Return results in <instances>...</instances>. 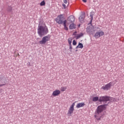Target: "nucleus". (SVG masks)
<instances>
[{
  "mask_svg": "<svg viewBox=\"0 0 124 124\" xmlns=\"http://www.w3.org/2000/svg\"><path fill=\"white\" fill-rule=\"evenodd\" d=\"M106 109V107H105V105L98 106L95 111L94 115V117L96 118L98 121H99V120L101 119V117H102V112Z\"/></svg>",
  "mask_w": 124,
  "mask_h": 124,
  "instance_id": "1",
  "label": "nucleus"
},
{
  "mask_svg": "<svg viewBox=\"0 0 124 124\" xmlns=\"http://www.w3.org/2000/svg\"><path fill=\"white\" fill-rule=\"evenodd\" d=\"M48 32H49V30L47 26H43L40 24L39 25L37 29V33L40 37H42V36L46 35Z\"/></svg>",
  "mask_w": 124,
  "mask_h": 124,
  "instance_id": "2",
  "label": "nucleus"
},
{
  "mask_svg": "<svg viewBox=\"0 0 124 124\" xmlns=\"http://www.w3.org/2000/svg\"><path fill=\"white\" fill-rule=\"evenodd\" d=\"M99 101H111V102H114L117 101V98L110 97L108 96H100Z\"/></svg>",
  "mask_w": 124,
  "mask_h": 124,
  "instance_id": "3",
  "label": "nucleus"
},
{
  "mask_svg": "<svg viewBox=\"0 0 124 124\" xmlns=\"http://www.w3.org/2000/svg\"><path fill=\"white\" fill-rule=\"evenodd\" d=\"M63 20H64V17L62 15L58 16L55 19L56 22L57 23V24H59V25H62V24H63Z\"/></svg>",
  "mask_w": 124,
  "mask_h": 124,
  "instance_id": "4",
  "label": "nucleus"
},
{
  "mask_svg": "<svg viewBox=\"0 0 124 124\" xmlns=\"http://www.w3.org/2000/svg\"><path fill=\"white\" fill-rule=\"evenodd\" d=\"M49 40L50 37L48 36H46L42 38V40L39 41V43L41 45H45V44H46V42Z\"/></svg>",
  "mask_w": 124,
  "mask_h": 124,
  "instance_id": "5",
  "label": "nucleus"
},
{
  "mask_svg": "<svg viewBox=\"0 0 124 124\" xmlns=\"http://www.w3.org/2000/svg\"><path fill=\"white\" fill-rule=\"evenodd\" d=\"M75 106V103H73L69 108V109L67 112V115H68V116H72V114H73V112L74 111Z\"/></svg>",
  "mask_w": 124,
  "mask_h": 124,
  "instance_id": "6",
  "label": "nucleus"
},
{
  "mask_svg": "<svg viewBox=\"0 0 124 124\" xmlns=\"http://www.w3.org/2000/svg\"><path fill=\"white\" fill-rule=\"evenodd\" d=\"M113 84L112 82H110L108 84H106L105 86H103L101 89L104 90V91H108L111 89V87H112V85Z\"/></svg>",
  "mask_w": 124,
  "mask_h": 124,
  "instance_id": "7",
  "label": "nucleus"
},
{
  "mask_svg": "<svg viewBox=\"0 0 124 124\" xmlns=\"http://www.w3.org/2000/svg\"><path fill=\"white\" fill-rule=\"evenodd\" d=\"M74 21H75V17L73 16H70L66 20L67 24H68L71 23H74Z\"/></svg>",
  "mask_w": 124,
  "mask_h": 124,
  "instance_id": "8",
  "label": "nucleus"
},
{
  "mask_svg": "<svg viewBox=\"0 0 124 124\" xmlns=\"http://www.w3.org/2000/svg\"><path fill=\"white\" fill-rule=\"evenodd\" d=\"M103 35H104V32L102 31H98L94 34L95 37H96L97 38L103 36Z\"/></svg>",
  "mask_w": 124,
  "mask_h": 124,
  "instance_id": "9",
  "label": "nucleus"
},
{
  "mask_svg": "<svg viewBox=\"0 0 124 124\" xmlns=\"http://www.w3.org/2000/svg\"><path fill=\"white\" fill-rule=\"evenodd\" d=\"M60 93L61 91H60L59 90H55L53 92L52 95H53V96H58V95H60Z\"/></svg>",
  "mask_w": 124,
  "mask_h": 124,
  "instance_id": "10",
  "label": "nucleus"
},
{
  "mask_svg": "<svg viewBox=\"0 0 124 124\" xmlns=\"http://www.w3.org/2000/svg\"><path fill=\"white\" fill-rule=\"evenodd\" d=\"M87 32H89V33L93 32V31H94V27H93V26L88 27L87 28Z\"/></svg>",
  "mask_w": 124,
  "mask_h": 124,
  "instance_id": "11",
  "label": "nucleus"
},
{
  "mask_svg": "<svg viewBox=\"0 0 124 124\" xmlns=\"http://www.w3.org/2000/svg\"><path fill=\"white\" fill-rule=\"evenodd\" d=\"M85 106V103H79L76 106L77 108H81V107H84Z\"/></svg>",
  "mask_w": 124,
  "mask_h": 124,
  "instance_id": "12",
  "label": "nucleus"
},
{
  "mask_svg": "<svg viewBox=\"0 0 124 124\" xmlns=\"http://www.w3.org/2000/svg\"><path fill=\"white\" fill-rule=\"evenodd\" d=\"M84 19H85V15H81L79 17V20L80 23H83V22H84Z\"/></svg>",
  "mask_w": 124,
  "mask_h": 124,
  "instance_id": "13",
  "label": "nucleus"
},
{
  "mask_svg": "<svg viewBox=\"0 0 124 124\" xmlns=\"http://www.w3.org/2000/svg\"><path fill=\"white\" fill-rule=\"evenodd\" d=\"M69 28L70 30H74L76 29V25L73 23L70 25Z\"/></svg>",
  "mask_w": 124,
  "mask_h": 124,
  "instance_id": "14",
  "label": "nucleus"
},
{
  "mask_svg": "<svg viewBox=\"0 0 124 124\" xmlns=\"http://www.w3.org/2000/svg\"><path fill=\"white\" fill-rule=\"evenodd\" d=\"M100 98H99L98 96H96V97H93L92 98V101L93 102H96V101H99V99Z\"/></svg>",
  "mask_w": 124,
  "mask_h": 124,
  "instance_id": "15",
  "label": "nucleus"
},
{
  "mask_svg": "<svg viewBox=\"0 0 124 124\" xmlns=\"http://www.w3.org/2000/svg\"><path fill=\"white\" fill-rule=\"evenodd\" d=\"M67 23V21H66V20H65L63 21V26H64V30H65V31H68V28H67V27L66 26V24Z\"/></svg>",
  "mask_w": 124,
  "mask_h": 124,
  "instance_id": "16",
  "label": "nucleus"
},
{
  "mask_svg": "<svg viewBox=\"0 0 124 124\" xmlns=\"http://www.w3.org/2000/svg\"><path fill=\"white\" fill-rule=\"evenodd\" d=\"M84 46L81 43H79L78 46L76 47L77 48H80V49H83Z\"/></svg>",
  "mask_w": 124,
  "mask_h": 124,
  "instance_id": "17",
  "label": "nucleus"
},
{
  "mask_svg": "<svg viewBox=\"0 0 124 124\" xmlns=\"http://www.w3.org/2000/svg\"><path fill=\"white\" fill-rule=\"evenodd\" d=\"M84 35L83 33H80L79 34H78L76 36V39H79L80 37H82Z\"/></svg>",
  "mask_w": 124,
  "mask_h": 124,
  "instance_id": "18",
  "label": "nucleus"
},
{
  "mask_svg": "<svg viewBox=\"0 0 124 124\" xmlns=\"http://www.w3.org/2000/svg\"><path fill=\"white\" fill-rule=\"evenodd\" d=\"M66 89H67L66 87L63 86V87H61V92H64L66 91Z\"/></svg>",
  "mask_w": 124,
  "mask_h": 124,
  "instance_id": "19",
  "label": "nucleus"
},
{
  "mask_svg": "<svg viewBox=\"0 0 124 124\" xmlns=\"http://www.w3.org/2000/svg\"><path fill=\"white\" fill-rule=\"evenodd\" d=\"M68 41L69 45H71V43H72V38H69Z\"/></svg>",
  "mask_w": 124,
  "mask_h": 124,
  "instance_id": "20",
  "label": "nucleus"
},
{
  "mask_svg": "<svg viewBox=\"0 0 124 124\" xmlns=\"http://www.w3.org/2000/svg\"><path fill=\"white\" fill-rule=\"evenodd\" d=\"M7 11L8 12H10L12 11V7H11V6H8V7L7 8Z\"/></svg>",
  "mask_w": 124,
  "mask_h": 124,
  "instance_id": "21",
  "label": "nucleus"
},
{
  "mask_svg": "<svg viewBox=\"0 0 124 124\" xmlns=\"http://www.w3.org/2000/svg\"><path fill=\"white\" fill-rule=\"evenodd\" d=\"M46 4V3H45V1L43 0L40 4L41 6H43Z\"/></svg>",
  "mask_w": 124,
  "mask_h": 124,
  "instance_id": "22",
  "label": "nucleus"
},
{
  "mask_svg": "<svg viewBox=\"0 0 124 124\" xmlns=\"http://www.w3.org/2000/svg\"><path fill=\"white\" fill-rule=\"evenodd\" d=\"M77 42H76V41L74 40L73 41V45L75 46V45H77Z\"/></svg>",
  "mask_w": 124,
  "mask_h": 124,
  "instance_id": "23",
  "label": "nucleus"
},
{
  "mask_svg": "<svg viewBox=\"0 0 124 124\" xmlns=\"http://www.w3.org/2000/svg\"><path fill=\"white\" fill-rule=\"evenodd\" d=\"M90 17L91 18V22H92L93 20V15H90Z\"/></svg>",
  "mask_w": 124,
  "mask_h": 124,
  "instance_id": "24",
  "label": "nucleus"
},
{
  "mask_svg": "<svg viewBox=\"0 0 124 124\" xmlns=\"http://www.w3.org/2000/svg\"><path fill=\"white\" fill-rule=\"evenodd\" d=\"M68 0H63V2L65 3V4H67V1Z\"/></svg>",
  "mask_w": 124,
  "mask_h": 124,
  "instance_id": "25",
  "label": "nucleus"
},
{
  "mask_svg": "<svg viewBox=\"0 0 124 124\" xmlns=\"http://www.w3.org/2000/svg\"><path fill=\"white\" fill-rule=\"evenodd\" d=\"M62 6L63 7V8H64V9H65V8H66V5H65V4H62Z\"/></svg>",
  "mask_w": 124,
  "mask_h": 124,
  "instance_id": "26",
  "label": "nucleus"
},
{
  "mask_svg": "<svg viewBox=\"0 0 124 124\" xmlns=\"http://www.w3.org/2000/svg\"><path fill=\"white\" fill-rule=\"evenodd\" d=\"M69 49L70 50H72V45H69Z\"/></svg>",
  "mask_w": 124,
  "mask_h": 124,
  "instance_id": "27",
  "label": "nucleus"
},
{
  "mask_svg": "<svg viewBox=\"0 0 124 124\" xmlns=\"http://www.w3.org/2000/svg\"><path fill=\"white\" fill-rule=\"evenodd\" d=\"M76 33H77V31H75V32L73 33V35H76Z\"/></svg>",
  "mask_w": 124,
  "mask_h": 124,
  "instance_id": "28",
  "label": "nucleus"
},
{
  "mask_svg": "<svg viewBox=\"0 0 124 124\" xmlns=\"http://www.w3.org/2000/svg\"><path fill=\"white\" fill-rule=\"evenodd\" d=\"M82 1H83V2H87V0H82Z\"/></svg>",
  "mask_w": 124,
  "mask_h": 124,
  "instance_id": "29",
  "label": "nucleus"
},
{
  "mask_svg": "<svg viewBox=\"0 0 124 124\" xmlns=\"http://www.w3.org/2000/svg\"><path fill=\"white\" fill-rule=\"evenodd\" d=\"M17 55H18V56H20V55L19 54V53H18Z\"/></svg>",
  "mask_w": 124,
  "mask_h": 124,
  "instance_id": "30",
  "label": "nucleus"
},
{
  "mask_svg": "<svg viewBox=\"0 0 124 124\" xmlns=\"http://www.w3.org/2000/svg\"><path fill=\"white\" fill-rule=\"evenodd\" d=\"M2 86H4V84L2 85Z\"/></svg>",
  "mask_w": 124,
  "mask_h": 124,
  "instance_id": "31",
  "label": "nucleus"
}]
</instances>
